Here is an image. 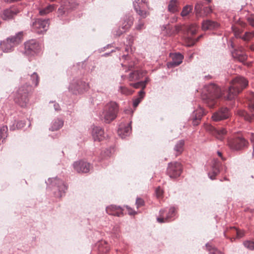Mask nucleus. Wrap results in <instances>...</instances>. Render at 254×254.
Instances as JSON below:
<instances>
[{
	"label": "nucleus",
	"instance_id": "ea45409f",
	"mask_svg": "<svg viewBox=\"0 0 254 254\" xmlns=\"http://www.w3.org/2000/svg\"><path fill=\"white\" fill-rule=\"evenodd\" d=\"M202 36V35H200L196 39H193L191 37L188 36L186 38V44L187 46L191 47L194 45V44L198 41Z\"/></svg>",
	"mask_w": 254,
	"mask_h": 254
},
{
	"label": "nucleus",
	"instance_id": "a19ab883",
	"mask_svg": "<svg viewBox=\"0 0 254 254\" xmlns=\"http://www.w3.org/2000/svg\"><path fill=\"white\" fill-rule=\"evenodd\" d=\"M182 31L183 32L185 31L183 29V26L182 25H176L174 28L171 29L169 32H168V34L169 35H173L178 34L180 32Z\"/></svg>",
	"mask_w": 254,
	"mask_h": 254
},
{
	"label": "nucleus",
	"instance_id": "473e14b6",
	"mask_svg": "<svg viewBox=\"0 0 254 254\" xmlns=\"http://www.w3.org/2000/svg\"><path fill=\"white\" fill-rule=\"evenodd\" d=\"M178 2L177 0H171L169 1L168 10L172 13H175L178 11Z\"/></svg>",
	"mask_w": 254,
	"mask_h": 254
},
{
	"label": "nucleus",
	"instance_id": "f3484780",
	"mask_svg": "<svg viewBox=\"0 0 254 254\" xmlns=\"http://www.w3.org/2000/svg\"><path fill=\"white\" fill-rule=\"evenodd\" d=\"M204 114V110L201 107H199L192 113L190 120L191 121L193 126H196L199 125Z\"/></svg>",
	"mask_w": 254,
	"mask_h": 254
},
{
	"label": "nucleus",
	"instance_id": "603ef678",
	"mask_svg": "<svg viewBox=\"0 0 254 254\" xmlns=\"http://www.w3.org/2000/svg\"><path fill=\"white\" fill-rule=\"evenodd\" d=\"M244 246L251 250H254V242L251 241H247L244 242Z\"/></svg>",
	"mask_w": 254,
	"mask_h": 254
},
{
	"label": "nucleus",
	"instance_id": "5701e85b",
	"mask_svg": "<svg viewBox=\"0 0 254 254\" xmlns=\"http://www.w3.org/2000/svg\"><path fill=\"white\" fill-rule=\"evenodd\" d=\"M106 210L108 214L111 215L121 216L123 214L121 207L116 205H111L108 206L106 207Z\"/></svg>",
	"mask_w": 254,
	"mask_h": 254
},
{
	"label": "nucleus",
	"instance_id": "0e129e2a",
	"mask_svg": "<svg viewBox=\"0 0 254 254\" xmlns=\"http://www.w3.org/2000/svg\"><path fill=\"white\" fill-rule=\"evenodd\" d=\"M250 138L253 146V155L254 156V133H251Z\"/></svg>",
	"mask_w": 254,
	"mask_h": 254
},
{
	"label": "nucleus",
	"instance_id": "864d4df0",
	"mask_svg": "<svg viewBox=\"0 0 254 254\" xmlns=\"http://www.w3.org/2000/svg\"><path fill=\"white\" fill-rule=\"evenodd\" d=\"M144 27V24L143 21L139 19L137 24L135 26V29L138 30L143 29Z\"/></svg>",
	"mask_w": 254,
	"mask_h": 254
},
{
	"label": "nucleus",
	"instance_id": "393cba45",
	"mask_svg": "<svg viewBox=\"0 0 254 254\" xmlns=\"http://www.w3.org/2000/svg\"><path fill=\"white\" fill-rule=\"evenodd\" d=\"M210 128L211 130L212 133L220 140H222L227 133V131L224 128H216L213 127H210Z\"/></svg>",
	"mask_w": 254,
	"mask_h": 254
},
{
	"label": "nucleus",
	"instance_id": "dca6fc26",
	"mask_svg": "<svg viewBox=\"0 0 254 254\" xmlns=\"http://www.w3.org/2000/svg\"><path fill=\"white\" fill-rule=\"evenodd\" d=\"M131 121H129L127 124L122 123L120 124L118 129V134L122 138H125L130 134L131 132Z\"/></svg>",
	"mask_w": 254,
	"mask_h": 254
},
{
	"label": "nucleus",
	"instance_id": "774afa93",
	"mask_svg": "<svg viewBox=\"0 0 254 254\" xmlns=\"http://www.w3.org/2000/svg\"><path fill=\"white\" fill-rule=\"evenodd\" d=\"M150 81V78L147 76L145 77V79L143 81H141L144 84V85L146 86V84Z\"/></svg>",
	"mask_w": 254,
	"mask_h": 254
},
{
	"label": "nucleus",
	"instance_id": "5fc2aeb1",
	"mask_svg": "<svg viewBox=\"0 0 254 254\" xmlns=\"http://www.w3.org/2000/svg\"><path fill=\"white\" fill-rule=\"evenodd\" d=\"M126 31V30H125V29H121L120 28H119L118 30H115L113 32V34L116 36H120Z\"/></svg>",
	"mask_w": 254,
	"mask_h": 254
},
{
	"label": "nucleus",
	"instance_id": "37998d69",
	"mask_svg": "<svg viewBox=\"0 0 254 254\" xmlns=\"http://www.w3.org/2000/svg\"><path fill=\"white\" fill-rule=\"evenodd\" d=\"M193 7L191 5H186L182 9L181 12V15L182 17H185L189 14L192 10Z\"/></svg>",
	"mask_w": 254,
	"mask_h": 254
},
{
	"label": "nucleus",
	"instance_id": "3c124183",
	"mask_svg": "<svg viewBox=\"0 0 254 254\" xmlns=\"http://www.w3.org/2000/svg\"><path fill=\"white\" fill-rule=\"evenodd\" d=\"M212 10L210 7H209V6L204 7L203 8V11L202 12V13H201V14H202L201 17L207 16L208 14H209L210 13H211L212 12Z\"/></svg>",
	"mask_w": 254,
	"mask_h": 254
},
{
	"label": "nucleus",
	"instance_id": "e433bc0d",
	"mask_svg": "<svg viewBox=\"0 0 254 254\" xmlns=\"http://www.w3.org/2000/svg\"><path fill=\"white\" fill-rule=\"evenodd\" d=\"M8 128L6 126H2L0 127V142H3L7 136Z\"/></svg>",
	"mask_w": 254,
	"mask_h": 254
},
{
	"label": "nucleus",
	"instance_id": "a18cd8bd",
	"mask_svg": "<svg viewBox=\"0 0 254 254\" xmlns=\"http://www.w3.org/2000/svg\"><path fill=\"white\" fill-rule=\"evenodd\" d=\"M25 125V123L23 121H20L16 123V125L15 126L14 124L12 125L9 126V128L10 130H14L15 129H20L24 127Z\"/></svg>",
	"mask_w": 254,
	"mask_h": 254
},
{
	"label": "nucleus",
	"instance_id": "4468645a",
	"mask_svg": "<svg viewBox=\"0 0 254 254\" xmlns=\"http://www.w3.org/2000/svg\"><path fill=\"white\" fill-rule=\"evenodd\" d=\"M19 12L18 8L15 6H12L2 10L0 17L4 20H9L13 19Z\"/></svg>",
	"mask_w": 254,
	"mask_h": 254
},
{
	"label": "nucleus",
	"instance_id": "4d7b16f0",
	"mask_svg": "<svg viewBox=\"0 0 254 254\" xmlns=\"http://www.w3.org/2000/svg\"><path fill=\"white\" fill-rule=\"evenodd\" d=\"M233 228L236 231L237 238H241L245 235V232L243 230H237L235 227H233Z\"/></svg>",
	"mask_w": 254,
	"mask_h": 254
},
{
	"label": "nucleus",
	"instance_id": "412c9836",
	"mask_svg": "<svg viewBox=\"0 0 254 254\" xmlns=\"http://www.w3.org/2000/svg\"><path fill=\"white\" fill-rule=\"evenodd\" d=\"M92 136L95 141H100L105 138L104 130L100 127H94L92 129Z\"/></svg>",
	"mask_w": 254,
	"mask_h": 254
},
{
	"label": "nucleus",
	"instance_id": "9d476101",
	"mask_svg": "<svg viewBox=\"0 0 254 254\" xmlns=\"http://www.w3.org/2000/svg\"><path fill=\"white\" fill-rule=\"evenodd\" d=\"M38 43L33 39L29 40L24 43L23 54L27 56H34L39 49Z\"/></svg>",
	"mask_w": 254,
	"mask_h": 254
},
{
	"label": "nucleus",
	"instance_id": "79ce46f5",
	"mask_svg": "<svg viewBox=\"0 0 254 254\" xmlns=\"http://www.w3.org/2000/svg\"><path fill=\"white\" fill-rule=\"evenodd\" d=\"M98 248L99 252L102 253H106L110 250L109 246L105 241L101 242Z\"/></svg>",
	"mask_w": 254,
	"mask_h": 254
},
{
	"label": "nucleus",
	"instance_id": "49530a36",
	"mask_svg": "<svg viewBox=\"0 0 254 254\" xmlns=\"http://www.w3.org/2000/svg\"><path fill=\"white\" fill-rule=\"evenodd\" d=\"M118 91L122 94L125 95H131L132 93V92L131 90L129 89L126 87L122 86L119 87Z\"/></svg>",
	"mask_w": 254,
	"mask_h": 254
},
{
	"label": "nucleus",
	"instance_id": "09e8293b",
	"mask_svg": "<svg viewBox=\"0 0 254 254\" xmlns=\"http://www.w3.org/2000/svg\"><path fill=\"white\" fill-rule=\"evenodd\" d=\"M254 37V32H246L242 37H240L244 41H249Z\"/></svg>",
	"mask_w": 254,
	"mask_h": 254
},
{
	"label": "nucleus",
	"instance_id": "2f4dec72",
	"mask_svg": "<svg viewBox=\"0 0 254 254\" xmlns=\"http://www.w3.org/2000/svg\"><path fill=\"white\" fill-rule=\"evenodd\" d=\"M133 18L132 17L126 18L122 24L121 28L125 30H128L133 24Z\"/></svg>",
	"mask_w": 254,
	"mask_h": 254
},
{
	"label": "nucleus",
	"instance_id": "7ed1b4c3",
	"mask_svg": "<svg viewBox=\"0 0 254 254\" xmlns=\"http://www.w3.org/2000/svg\"><path fill=\"white\" fill-rule=\"evenodd\" d=\"M118 112L117 104L115 102H111L105 106L101 119L106 123L109 124L116 118Z\"/></svg>",
	"mask_w": 254,
	"mask_h": 254
},
{
	"label": "nucleus",
	"instance_id": "4c0bfd02",
	"mask_svg": "<svg viewBox=\"0 0 254 254\" xmlns=\"http://www.w3.org/2000/svg\"><path fill=\"white\" fill-rule=\"evenodd\" d=\"M55 8V5L54 4H50L45 8H43L39 10V14L41 15H44L47 14L52 11Z\"/></svg>",
	"mask_w": 254,
	"mask_h": 254
},
{
	"label": "nucleus",
	"instance_id": "8fccbe9b",
	"mask_svg": "<svg viewBox=\"0 0 254 254\" xmlns=\"http://www.w3.org/2000/svg\"><path fill=\"white\" fill-rule=\"evenodd\" d=\"M129 85L134 87L135 89L141 88V89H144L146 87V85H144V84L143 83V82H141V81L134 83H130Z\"/></svg>",
	"mask_w": 254,
	"mask_h": 254
},
{
	"label": "nucleus",
	"instance_id": "e2e57ef3",
	"mask_svg": "<svg viewBox=\"0 0 254 254\" xmlns=\"http://www.w3.org/2000/svg\"><path fill=\"white\" fill-rule=\"evenodd\" d=\"M145 92L144 91V89H141L139 92H138V97L139 98H140V99H142L145 95Z\"/></svg>",
	"mask_w": 254,
	"mask_h": 254
},
{
	"label": "nucleus",
	"instance_id": "bb28decb",
	"mask_svg": "<svg viewBox=\"0 0 254 254\" xmlns=\"http://www.w3.org/2000/svg\"><path fill=\"white\" fill-rule=\"evenodd\" d=\"M0 47L2 50L5 53L12 52L14 49V45L6 38L0 43Z\"/></svg>",
	"mask_w": 254,
	"mask_h": 254
},
{
	"label": "nucleus",
	"instance_id": "c03bdc74",
	"mask_svg": "<svg viewBox=\"0 0 254 254\" xmlns=\"http://www.w3.org/2000/svg\"><path fill=\"white\" fill-rule=\"evenodd\" d=\"M30 76L32 84L34 85L35 86H38L40 78L37 73L34 72L30 75Z\"/></svg>",
	"mask_w": 254,
	"mask_h": 254
},
{
	"label": "nucleus",
	"instance_id": "58836bf2",
	"mask_svg": "<svg viewBox=\"0 0 254 254\" xmlns=\"http://www.w3.org/2000/svg\"><path fill=\"white\" fill-rule=\"evenodd\" d=\"M202 36V35H200L196 39H193L191 37L188 36L186 38V44L187 46L191 47L194 45V44L198 41Z\"/></svg>",
	"mask_w": 254,
	"mask_h": 254
},
{
	"label": "nucleus",
	"instance_id": "69168bd1",
	"mask_svg": "<svg viewBox=\"0 0 254 254\" xmlns=\"http://www.w3.org/2000/svg\"><path fill=\"white\" fill-rule=\"evenodd\" d=\"M134 2L136 4H138L139 5L142 3H146V0H135Z\"/></svg>",
	"mask_w": 254,
	"mask_h": 254
},
{
	"label": "nucleus",
	"instance_id": "052dcab7",
	"mask_svg": "<svg viewBox=\"0 0 254 254\" xmlns=\"http://www.w3.org/2000/svg\"><path fill=\"white\" fill-rule=\"evenodd\" d=\"M142 100L140 98H137L135 99L133 101V106L135 108L136 107Z\"/></svg>",
	"mask_w": 254,
	"mask_h": 254
},
{
	"label": "nucleus",
	"instance_id": "c756f323",
	"mask_svg": "<svg viewBox=\"0 0 254 254\" xmlns=\"http://www.w3.org/2000/svg\"><path fill=\"white\" fill-rule=\"evenodd\" d=\"M237 114L241 117H243L245 120L252 122L254 121V114L252 115H249L245 111L243 110H239L237 111Z\"/></svg>",
	"mask_w": 254,
	"mask_h": 254
},
{
	"label": "nucleus",
	"instance_id": "680f3d73",
	"mask_svg": "<svg viewBox=\"0 0 254 254\" xmlns=\"http://www.w3.org/2000/svg\"><path fill=\"white\" fill-rule=\"evenodd\" d=\"M122 66L124 67V70H125V72H127L129 70H130L131 68L133 67V65H129L128 67L126 66V65H124V64H122Z\"/></svg>",
	"mask_w": 254,
	"mask_h": 254
},
{
	"label": "nucleus",
	"instance_id": "f03ea898",
	"mask_svg": "<svg viewBox=\"0 0 254 254\" xmlns=\"http://www.w3.org/2000/svg\"><path fill=\"white\" fill-rule=\"evenodd\" d=\"M248 80L243 76H237L232 81L231 85L227 91L226 98L228 100L234 99L248 85Z\"/></svg>",
	"mask_w": 254,
	"mask_h": 254
},
{
	"label": "nucleus",
	"instance_id": "a878e982",
	"mask_svg": "<svg viewBox=\"0 0 254 254\" xmlns=\"http://www.w3.org/2000/svg\"><path fill=\"white\" fill-rule=\"evenodd\" d=\"M218 26V23L210 20L203 21L202 23V29L203 30H213Z\"/></svg>",
	"mask_w": 254,
	"mask_h": 254
},
{
	"label": "nucleus",
	"instance_id": "6e6552de",
	"mask_svg": "<svg viewBox=\"0 0 254 254\" xmlns=\"http://www.w3.org/2000/svg\"><path fill=\"white\" fill-rule=\"evenodd\" d=\"M175 211L174 207L161 209L160 211L159 216L157 218V221L162 223L171 221L175 215Z\"/></svg>",
	"mask_w": 254,
	"mask_h": 254
},
{
	"label": "nucleus",
	"instance_id": "39448f33",
	"mask_svg": "<svg viewBox=\"0 0 254 254\" xmlns=\"http://www.w3.org/2000/svg\"><path fill=\"white\" fill-rule=\"evenodd\" d=\"M89 85L80 79H73L69 86V90L73 94H80L89 89Z\"/></svg>",
	"mask_w": 254,
	"mask_h": 254
},
{
	"label": "nucleus",
	"instance_id": "c85d7f7f",
	"mask_svg": "<svg viewBox=\"0 0 254 254\" xmlns=\"http://www.w3.org/2000/svg\"><path fill=\"white\" fill-rule=\"evenodd\" d=\"M184 145L185 140L183 139L180 140L176 143L174 148L176 156L180 155L183 152Z\"/></svg>",
	"mask_w": 254,
	"mask_h": 254
},
{
	"label": "nucleus",
	"instance_id": "13d9d810",
	"mask_svg": "<svg viewBox=\"0 0 254 254\" xmlns=\"http://www.w3.org/2000/svg\"><path fill=\"white\" fill-rule=\"evenodd\" d=\"M247 20L251 25L254 27V15H252L247 18Z\"/></svg>",
	"mask_w": 254,
	"mask_h": 254
},
{
	"label": "nucleus",
	"instance_id": "f257e3e1",
	"mask_svg": "<svg viewBox=\"0 0 254 254\" xmlns=\"http://www.w3.org/2000/svg\"><path fill=\"white\" fill-rule=\"evenodd\" d=\"M221 91L216 84L211 83L205 85L201 95L202 100L209 107L213 108L216 100L221 96Z\"/></svg>",
	"mask_w": 254,
	"mask_h": 254
},
{
	"label": "nucleus",
	"instance_id": "de8ad7c7",
	"mask_svg": "<svg viewBox=\"0 0 254 254\" xmlns=\"http://www.w3.org/2000/svg\"><path fill=\"white\" fill-rule=\"evenodd\" d=\"M206 247L209 251V254H224L222 252L219 251L216 248L212 247L208 244H206Z\"/></svg>",
	"mask_w": 254,
	"mask_h": 254
},
{
	"label": "nucleus",
	"instance_id": "4be33fe9",
	"mask_svg": "<svg viewBox=\"0 0 254 254\" xmlns=\"http://www.w3.org/2000/svg\"><path fill=\"white\" fill-rule=\"evenodd\" d=\"M183 59L184 56L180 53L172 54V60L169 63L168 66L171 67L178 66L182 63Z\"/></svg>",
	"mask_w": 254,
	"mask_h": 254
},
{
	"label": "nucleus",
	"instance_id": "aec40b11",
	"mask_svg": "<svg viewBox=\"0 0 254 254\" xmlns=\"http://www.w3.org/2000/svg\"><path fill=\"white\" fill-rule=\"evenodd\" d=\"M232 55L234 59L238 60L241 62H244L247 59V56L243 50L242 47L235 50L232 52Z\"/></svg>",
	"mask_w": 254,
	"mask_h": 254
},
{
	"label": "nucleus",
	"instance_id": "ddd939ff",
	"mask_svg": "<svg viewBox=\"0 0 254 254\" xmlns=\"http://www.w3.org/2000/svg\"><path fill=\"white\" fill-rule=\"evenodd\" d=\"M231 116L230 110L227 107H222L214 113L212 119L214 121L218 122L226 120Z\"/></svg>",
	"mask_w": 254,
	"mask_h": 254
},
{
	"label": "nucleus",
	"instance_id": "6ab92c4d",
	"mask_svg": "<svg viewBox=\"0 0 254 254\" xmlns=\"http://www.w3.org/2000/svg\"><path fill=\"white\" fill-rule=\"evenodd\" d=\"M221 166V163L217 159H214L212 162V170L208 173L209 178L213 180L215 179V177L220 173V167Z\"/></svg>",
	"mask_w": 254,
	"mask_h": 254
},
{
	"label": "nucleus",
	"instance_id": "f8f14e48",
	"mask_svg": "<svg viewBox=\"0 0 254 254\" xmlns=\"http://www.w3.org/2000/svg\"><path fill=\"white\" fill-rule=\"evenodd\" d=\"M248 144V141L242 137L232 138L228 141V145L231 149L239 150L243 148Z\"/></svg>",
	"mask_w": 254,
	"mask_h": 254
},
{
	"label": "nucleus",
	"instance_id": "7c9ffc66",
	"mask_svg": "<svg viewBox=\"0 0 254 254\" xmlns=\"http://www.w3.org/2000/svg\"><path fill=\"white\" fill-rule=\"evenodd\" d=\"M64 125V121L62 119H55L52 123L50 129L52 131L57 130L61 128Z\"/></svg>",
	"mask_w": 254,
	"mask_h": 254
},
{
	"label": "nucleus",
	"instance_id": "423d86ee",
	"mask_svg": "<svg viewBox=\"0 0 254 254\" xmlns=\"http://www.w3.org/2000/svg\"><path fill=\"white\" fill-rule=\"evenodd\" d=\"M78 5L76 0H62L61 6L58 9V16L66 15L69 10L75 8Z\"/></svg>",
	"mask_w": 254,
	"mask_h": 254
},
{
	"label": "nucleus",
	"instance_id": "1a4fd4ad",
	"mask_svg": "<svg viewBox=\"0 0 254 254\" xmlns=\"http://www.w3.org/2000/svg\"><path fill=\"white\" fill-rule=\"evenodd\" d=\"M48 181L52 184V186L56 187L58 190V191L55 193V196L57 197H61L67 190V186L64 182L57 178H49Z\"/></svg>",
	"mask_w": 254,
	"mask_h": 254
},
{
	"label": "nucleus",
	"instance_id": "9b49d317",
	"mask_svg": "<svg viewBox=\"0 0 254 254\" xmlns=\"http://www.w3.org/2000/svg\"><path fill=\"white\" fill-rule=\"evenodd\" d=\"M49 24V19L38 18L33 22L32 28L36 32L41 34L47 30Z\"/></svg>",
	"mask_w": 254,
	"mask_h": 254
},
{
	"label": "nucleus",
	"instance_id": "20e7f679",
	"mask_svg": "<svg viewBox=\"0 0 254 254\" xmlns=\"http://www.w3.org/2000/svg\"><path fill=\"white\" fill-rule=\"evenodd\" d=\"M31 90V87L26 84L20 86L17 91L15 102L21 107H24L28 102V94Z\"/></svg>",
	"mask_w": 254,
	"mask_h": 254
},
{
	"label": "nucleus",
	"instance_id": "b1692460",
	"mask_svg": "<svg viewBox=\"0 0 254 254\" xmlns=\"http://www.w3.org/2000/svg\"><path fill=\"white\" fill-rule=\"evenodd\" d=\"M23 37V32L22 31L19 32L15 34V35L9 36L7 37L8 40L11 42L15 47L20 43Z\"/></svg>",
	"mask_w": 254,
	"mask_h": 254
},
{
	"label": "nucleus",
	"instance_id": "0eeeda50",
	"mask_svg": "<svg viewBox=\"0 0 254 254\" xmlns=\"http://www.w3.org/2000/svg\"><path fill=\"white\" fill-rule=\"evenodd\" d=\"M182 172V164L178 162H171L168 164L167 174L171 178L179 177Z\"/></svg>",
	"mask_w": 254,
	"mask_h": 254
},
{
	"label": "nucleus",
	"instance_id": "2eb2a0df",
	"mask_svg": "<svg viewBox=\"0 0 254 254\" xmlns=\"http://www.w3.org/2000/svg\"><path fill=\"white\" fill-rule=\"evenodd\" d=\"M147 73L145 70H135L131 71L127 77L126 75H122V78L125 79L127 77L130 81H135L143 78Z\"/></svg>",
	"mask_w": 254,
	"mask_h": 254
},
{
	"label": "nucleus",
	"instance_id": "72a5a7b5",
	"mask_svg": "<svg viewBox=\"0 0 254 254\" xmlns=\"http://www.w3.org/2000/svg\"><path fill=\"white\" fill-rule=\"evenodd\" d=\"M203 5L202 3L200 2H198L196 3L194 6V12L197 18H199V17H201L202 16V12L203 11Z\"/></svg>",
	"mask_w": 254,
	"mask_h": 254
},
{
	"label": "nucleus",
	"instance_id": "cd10ccee",
	"mask_svg": "<svg viewBox=\"0 0 254 254\" xmlns=\"http://www.w3.org/2000/svg\"><path fill=\"white\" fill-rule=\"evenodd\" d=\"M197 27L195 25L192 24L188 26L186 31L183 32V34L185 37V42H186V38L188 36L191 37L196 33Z\"/></svg>",
	"mask_w": 254,
	"mask_h": 254
},
{
	"label": "nucleus",
	"instance_id": "a211bd4d",
	"mask_svg": "<svg viewBox=\"0 0 254 254\" xmlns=\"http://www.w3.org/2000/svg\"><path fill=\"white\" fill-rule=\"evenodd\" d=\"M73 166L74 170L78 173H86L88 172L90 169V164L82 161L75 162Z\"/></svg>",
	"mask_w": 254,
	"mask_h": 254
},
{
	"label": "nucleus",
	"instance_id": "338daca9",
	"mask_svg": "<svg viewBox=\"0 0 254 254\" xmlns=\"http://www.w3.org/2000/svg\"><path fill=\"white\" fill-rule=\"evenodd\" d=\"M54 107L55 111H59L61 110L59 104L55 103L54 104Z\"/></svg>",
	"mask_w": 254,
	"mask_h": 254
},
{
	"label": "nucleus",
	"instance_id": "c9c22d12",
	"mask_svg": "<svg viewBox=\"0 0 254 254\" xmlns=\"http://www.w3.org/2000/svg\"><path fill=\"white\" fill-rule=\"evenodd\" d=\"M249 107L251 111H254V92H250L247 96Z\"/></svg>",
	"mask_w": 254,
	"mask_h": 254
},
{
	"label": "nucleus",
	"instance_id": "f704fd0d",
	"mask_svg": "<svg viewBox=\"0 0 254 254\" xmlns=\"http://www.w3.org/2000/svg\"><path fill=\"white\" fill-rule=\"evenodd\" d=\"M133 6L134 9L136 12L142 18H145L147 15V12L145 10H142L140 9V6L138 4H136L134 2H133Z\"/></svg>",
	"mask_w": 254,
	"mask_h": 254
},
{
	"label": "nucleus",
	"instance_id": "6e6d98bb",
	"mask_svg": "<svg viewBox=\"0 0 254 254\" xmlns=\"http://www.w3.org/2000/svg\"><path fill=\"white\" fill-rule=\"evenodd\" d=\"M135 203L137 207H139L144 205V201L142 198L137 197L136 199Z\"/></svg>",
	"mask_w": 254,
	"mask_h": 254
},
{
	"label": "nucleus",
	"instance_id": "bf43d9fd",
	"mask_svg": "<svg viewBox=\"0 0 254 254\" xmlns=\"http://www.w3.org/2000/svg\"><path fill=\"white\" fill-rule=\"evenodd\" d=\"M155 192L158 197H161L163 194V191L160 187L156 189Z\"/></svg>",
	"mask_w": 254,
	"mask_h": 254
}]
</instances>
